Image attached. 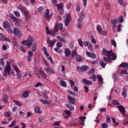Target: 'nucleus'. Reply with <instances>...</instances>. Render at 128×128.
<instances>
[{
    "mask_svg": "<svg viewBox=\"0 0 128 128\" xmlns=\"http://www.w3.org/2000/svg\"><path fill=\"white\" fill-rule=\"evenodd\" d=\"M10 18L11 20H13L14 22H18V18L14 16L10 15Z\"/></svg>",
    "mask_w": 128,
    "mask_h": 128,
    "instance_id": "nucleus-35",
    "label": "nucleus"
},
{
    "mask_svg": "<svg viewBox=\"0 0 128 128\" xmlns=\"http://www.w3.org/2000/svg\"><path fill=\"white\" fill-rule=\"evenodd\" d=\"M100 64L101 66H102V68H106V64L104 62V61H101Z\"/></svg>",
    "mask_w": 128,
    "mask_h": 128,
    "instance_id": "nucleus-54",
    "label": "nucleus"
},
{
    "mask_svg": "<svg viewBox=\"0 0 128 128\" xmlns=\"http://www.w3.org/2000/svg\"><path fill=\"white\" fill-rule=\"evenodd\" d=\"M56 40H52L51 41H50V46H54V44H56Z\"/></svg>",
    "mask_w": 128,
    "mask_h": 128,
    "instance_id": "nucleus-37",
    "label": "nucleus"
},
{
    "mask_svg": "<svg viewBox=\"0 0 128 128\" xmlns=\"http://www.w3.org/2000/svg\"><path fill=\"white\" fill-rule=\"evenodd\" d=\"M62 32V36H68V32H66V30H61Z\"/></svg>",
    "mask_w": 128,
    "mask_h": 128,
    "instance_id": "nucleus-46",
    "label": "nucleus"
},
{
    "mask_svg": "<svg viewBox=\"0 0 128 128\" xmlns=\"http://www.w3.org/2000/svg\"><path fill=\"white\" fill-rule=\"evenodd\" d=\"M90 38H91L92 42L93 44H96V39L94 38V36H91Z\"/></svg>",
    "mask_w": 128,
    "mask_h": 128,
    "instance_id": "nucleus-44",
    "label": "nucleus"
},
{
    "mask_svg": "<svg viewBox=\"0 0 128 128\" xmlns=\"http://www.w3.org/2000/svg\"><path fill=\"white\" fill-rule=\"evenodd\" d=\"M13 102H14L16 104H17V106H22V103L20 102H18L16 100H14Z\"/></svg>",
    "mask_w": 128,
    "mask_h": 128,
    "instance_id": "nucleus-43",
    "label": "nucleus"
},
{
    "mask_svg": "<svg viewBox=\"0 0 128 128\" xmlns=\"http://www.w3.org/2000/svg\"><path fill=\"white\" fill-rule=\"evenodd\" d=\"M60 47H57L54 48V50L56 52H62V50L60 48Z\"/></svg>",
    "mask_w": 128,
    "mask_h": 128,
    "instance_id": "nucleus-47",
    "label": "nucleus"
},
{
    "mask_svg": "<svg viewBox=\"0 0 128 128\" xmlns=\"http://www.w3.org/2000/svg\"><path fill=\"white\" fill-rule=\"evenodd\" d=\"M78 44H79L80 46H82V47L84 46V45L85 46H88V44H90V42H88L86 41L82 42V38H80L78 40Z\"/></svg>",
    "mask_w": 128,
    "mask_h": 128,
    "instance_id": "nucleus-6",
    "label": "nucleus"
},
{
    "mask_svg": "<svg viewBox=\"0 0 128 128\" xmlns=\"http://www.w3.org/2000/svg\"><path fill=\"white\" fill-rule=\"evenodd\" d=\"M110 22L112 24L113 26H116V24H118V19L114 18L110 20Z\"/></svg>",
    "mask_w": 128,
    "mask_h": 128,
    "instance_id": "nucleus-18",
    "label": "nucleus"
},
{
    "mask_svg": "<svg viewBox=\"0 0 128 128\" xmlns=\"http://www.w3.org/2000/svg\"><path fill=\"white\" fill-rule=\"evenodd\" d=\"M112 50H106V49H103L102 52L103 54H105L106 56H110V54H112L111 52Z\"/></svg>",
    "mask_w": 128,
    "mask_h": 128,
    "instance_id": "nucleus-23",
    "label": "nucleus"
},
{
    "mask_svg": "<svg viewBox=\"0 0 128 128\" xmlns=\"http://www.w3.org/2000/svg\"><path fill=\"white\" fill-rule=\"evenodd\" d=\"M119 19L120 22L122 23L124 22V16H120L119 17Z\"/></svg>",
    "mask_w": 128,
    "mask_h": 128,
    "instance_id": "nucleus-55",
    "label": "nucleus"
},
{
    "mask_svg": "<svg viewBox=\"0 0 128 128\" xmlns=\"http://www.w3.org/2000/svg\"><path fill=\"white\" fill-rule=\"evenodd\" d=\"M34 110L35 112V114H40L42 112V111L40 110V108L39 106H36L34 108Z\"/></svg>",
    "mask_w": 128,
    "mask_h": 128,
    "instance_id": "nucleus-15",
    "label": "nucleus"
},
{
    "mask_svg": "<svg viewBox=\"0 0 128 128\" xmlns=\"http://www.w3.org/2000/svg\"><path fill=\"white\" fill-rule=\"evenodd\" d=\"M46 12H44V16H45V18L48 20H50V18H52V13L51 14V15H50V10L47 9L46 10Z\"/></svg>",
    "mask_w": 128,
    "mask_h": 128,
    "instance_id": "nucleus-7",
    "label": "nucleus"
},
{
    "mask_svg": "<svg viewBox=\"0 0 128 128\" xmlns=\"http://www.w3.org/2000/svg\"><path fill=\"white\" fill-rule=\"evenodd\" d=\"M42 96H43L44 98H45V100H48V97L46 95V91H45L44 92V93L42 94Z\"/></svg>",
    "mask_w": 128,
    "mask_h": 128,
    "instance_id": "nucleus-51",
    "label": "nucleus"
},
{
    "mask_svg": "<svg viewBox=\"0 0 128 128\" xmlns=\"http://www.w3.org/2000/svg\"><path fill=\"white\" fill-rule=\"evenodd\" d=\"M82 60V58L81 56H78V58H76V62H80Z\"/></svg>",
    "mask_w": 128,
    "mask_h": 128,
    "instance_id": "nucleus-52",
    "label": "nucleus"
},
{
    "mask_svg": "<svg viewBox=\"0 0 128 128\" xmlns=\"http://www.w3.org/2000/svg\"><path fill=\"white\" fill-rule=\"evenodd\" d=\"M58 29L56 28H54V29L52 30V31L48 29V27H46V33L48 34H50V36H56V34H58Z\"/></svg>",
    "mask_w": 128,
    "mask_h": 128,
    "instance_id": "nucleus-1",
    "label": "nucleus"
},
{
    "mask_svg": "<svg viewBox=\"0 0 128 128\" xmlns=\"http://www.w3.org/2000/svg\"><path fill=\"white\" fill-rule=\"evenodd\" d=\"M4 115L6 116H7V118H10V113L8 112H4Z\"/></svg>",
    "mask_w": 128,
    "mask_h": 128,
    "instance_id": "nucleus-59",
    "label": "nucleus"
},
{
    "mask_svg": "<svg viewBox=\"0 0 128 128\" xmlns=\"http://www.w3.org/2000/svg\"><path fill=\"white\" fill-rule=\"evenodd\" d=\"M82 28V22H79L78 25H77V28Z\"/></svg>",
    "mask_w": 128,
    "mask_h": 128,
    "instance_id": "nucleus-53",
    "label": "nucleus"
},
{
    "mask_svg": "<svg viewBox=\"0 0 128 128\" xmlns=\"http://www.w3.org/2000/svg\"><path fill=\"white\" fill-rule=\"evenodd\" d=\"M0 64L2 66H4V59L3 58H1L0 60Z\"/></svg>",
    "mask_w": 128,
    "mask_h": 128,
    "instance_id": "nucleus-58",
    "label": "nucleus"
},
{
    "mask_svg": "<svg viewBox=\"0 0 128 128\" xmlns=\"http://www.w3.org/2000/svg\"><path fill=\"white\" fill-rule=\"evenodd\" d=\"M122 95V96H124V98H126V88H123Z\"/></svg>",
    "mask_w": 128,
    "mask_h": 128,
    "instance_id": "nucleus-27",
    "label": "nucleus"
},
{
    "mask_svg": "<svg viewBox=\"0 0 128 128\" xmlns=\"http://www.w3.org/2000/svg\"><path fill=\"white\" fill-rule=\"evenodd\" d=\"M3 26L4 28H6L8 32H10V34H14V30L12 29L10 22H4L3 24Z\"/></svg>",
    "mask_w": 128,
    "mask_h": 128,
    "instance_id": "nucleus-3",
    "label": "nucleus"
},
{
    "mask_svg": "<svg viewBox=\"0 0 128 128\" xmlns=\"http://www.w3.org/2000/svg\"><path fill=\"white\" fill-rule=\"evenodd\" d=\"M122 74H128V68H125L122 70L120 72V76H122Z\"/></svg>",
    "mask_w": 128,
    "mask_h": 128,
    "instance_id": "nucleus-29",
    "label": "nucleus"
},
{
    "mask_svg": "<svg viewBox=\"0 0 128 128\" xmlns=\"http://www.w3.org/2000/svg\"><path fill=\"white\" fill-rule=\"evenodd\" d=\"M86 54L89 58H96V55L94 54H92L90 52L88 51H86Z\"/></svg>",
    "mask_w": 128,
    "mask_h": 128,
    "instance_id": "nucleus-17",
    "label": "nucleus"
},
{
    "mask_svg": "<svg viewBox=\"0 0 128 128\" xmlns=\"http://www.w3.org/2000/svg\"><path fill=\"white\" fill-rule=\"evenodd\" d=\"M98 80L100 84H102V82H103L102 78L100 76H98Z\"/></svg>",
    "mask_w": 128,
    "mask_h": 128,
    "instance_id": "nucleus-45",
    "label": "nucleus"
},
{
    "mask_svg": "<svg viewBox=\"0 0 128 128\" xmlns=\"http://www.w3.org/2000/svg\"><path fill=\"white\" fill-rule=\"evenodd\" d=\"M117 108L119 110L120 112H121L122 116H126V109L122 105L117 106Z\"/></svg>",
    "mask_w": 128,
    "mask_h": 128,
    "instance_id": "nucleus-10",
    "label": "nucleus"
},
{
    "mask_svg": "<svg viewBox=\"0 0 128 128\" xmlns=\"http://www.w3.org/2000/svg\"><path fill=\"white\" fill-rule=\"evenodd\" d=\"M10 72H12V69L10 68V62H7L6 66V68L4 70V76H8V74H10Z\"/></svg>",
    "mask_w": 128,
    "mask_h": 128,
    "instance_id": "nucleus-2",
    "label": "nucleus"
},
{
    "mask_svg": "<svg viewBox=\"0 0 128 128\" xmlns=\"http://www.w3.org/2000/svg\"><path fill=\"white\" fill-rule=\"evenodd\" d=\"M113 104H116L117 106H120V104L118 100H114L112 102Z\"/></svg>",
    "mask_w": 128,
    "mask_h": 128,
    "instance_id": "nucleus-48",
    "label": "nucleus"
},
{
    "mask_svg": "<svg viewBox=\"0 0 128 128\" xmlns=\"http://www.w3.org/2000/svg\"><path fill=\"white\" fill-rule=\"evenodd\" d=\"M111 42H112V46H116V41L112 40H111Z\"/></svg>",
    "mask_w": 128,
    "mask_h": 128,
    "instance_id": "nucleus-63",
    "label": "nucleus"
},
{
    "mask_svg": "<svg viewBox=\"0 0 128 128\" xmlns=\"http://www.w3.org/2000/svg\"><path fill=\"white\" fill-rule=\"evenodd\" d=\"M76 56H78V53H76V51H73L72 52V58H76Z\"/></svg>",
    "mask_w": 128,
    "mask_h": 128,
    "instance_id": "nucleus-39",
    "label": "nucleus"
},
{
    "mask_svg": "<svg viewBox=\"0 0 128 128\" xmlns=\"http://www.w3.org/2000/svg\"><path fill=\"white\" fill-rule=\"evenodd\" d=\"M14 14L15 16H20V12L18 11L14 12Z\"/></svg>",
    "mask_w": 128,
    "mask_h": 128,
    "instance_id": "nucleus-64",
    "label": "nucleus"
},
{
    "mask_svg": "<svg viewBox=\"0 0 128 128\" xmlns=\"http://www.w3.org/2000/svg\"><path fill=\"white\" fill-rule=\"evenodd\" d=\"M62 42H58L56 44V47L62 48Z\"/></svg>",
    "mask_w": 128,
    "mask_h": 128,
    "instance_id": "nucleus-57",
    "label": "nucleus"
},
{
    "mask_svg": "<svg viewBox=\"0 0 128 128\" xmlns=\"http://www.w3.org/2000/svg\"><path fill=\"white\" fill-rule=\"evenodd\" d=\"M37 48V46H36V44H32V52H36V50Z\"/></svg>",
    "mask_w": 128,
    "mask_h": 128,
    "instance_id": "nucleus-41",
    "label": "nucleus"
},
{
    "mask_svg": "<svg viewBox=\"0 0 128 128\" xmlns=\"http://www.w3.org/2000/svg\"><path fill=\"white\" fill-rule=\"evenodd\" d=\"M112 122H114V126L115 128L116 126H118L119 124H118V122L116 121V118H112Z\"/></svg>",
    "mask_w": 128,
    "mask_h": 128,
    "instance_id": "nucleus-36",
    "label": "nucleus"
},
{
    "mask_svg": "<svg viewBox=\"0 0 128 128\" xmlns=\"http://www.w3.org/2000/svg\"><path fill=\"white\" fill-rule=\"evenodd\" d=\"M82 81L84 84H86L87 86H90V84H92V82L88 80L86 78L82 79Z\"/></svg>",
    "mask_w": 128,
    "mask_h": 128,
    "instance_id": "nucleus-16",
    "label": "nucleus"
},
{
    "mask_svg": "<svg viewBox=\"0 0 128 128\" xmlns=\"http://www.w3.org/2000/svg\"><path fill=\"white\" fill-rule=\"evenodd\" d=\"M27 48H30L32 44V36L28 37L27 40Z\"/></svg>",
    "mask_w": 128,
    "mask_h": 128,
    "instance_id": "nucleus-9",
    "label": "nucleus"
},
{
    "mask_svg": "<svg viewBox=\"0 0 128 128\" xmlns=\"http://www.w3.org/2000/svg\"><path fill=\"white\" fill-rule=\"evenodd\" d=\"M92 43H90L89 44L88 46V50H90V52H94V48H92Z\"/></svg>",
    "mask_w": 128,
    "mask_h": 128,
    "instance_id": "nucleus-40",
    "label": "nucleus"
},
{
    "mask_svg": "<svg viewBox=\"0 0 128 128\" xmlns=\"http://www.w3.org/2000/svg\"><path fill=\"white\" fill-rule=\"evenodd\" d=\"M42 50H43L44 54L46 56H50V54L48 53V52H46L47 50L46 47L44 46L42 48Z\"/></svg>",
    "mask_w": 128,
    "mask_h": 128,
    "instance_id": "nucleus-34",
    "label": "nucleus"
},
{
    "mask_svg": "<svg viewBox=\"0 0 128 128\" xmlns=\"http://www.w3.org/2000/svg\"><path fill=\"white\" fill-rule=\"evenodd\" d=\"M64 54L66 58H68L70 56H72V52L68 48H66L64 49Z\"/></svg>",
    "mask_w": 128,
    "mask_h": 128,
    "instance_id": "nucleus-14",
    "label": "nucleus"
},
{
    "mask_svg": "<svg viewBox=\"0 0 128 128\" xmlns=\"http://www.w3.org/2000/svg\"><path fill=\"white\" fill-rule=\"evenodd\" d=\"M62 28H64V25H62V24L60 23L58 24H56L54 28H57V30L58 28L60 30H62Z\"/></svg>",
    "mask_w": 128,
    "mask_h": 128,
    "instance_id": "nucleus-20",
    "label": "nucleus"
},
{
    "mask_svg": "<svg viewBox=\"0 0 128 128\" xmlns=\"http://www.w3.org/2000/svg\"><path fill=\"white\" fill-rule=\"evenodd\" d=\"M28 94H29L28 92L26 91L22 94V96H24V98H28Z\"/></svg>",
    "mask_w": 128,
    "mask_h": 128,
    "instance_id": "nucleus-38",
    "label": "nucleus"
},
{
    "mask_svg": "<svg viewBox=\"0 0 128 128\" xmlns=\"http://www.w3.org/2000/svg\"><path fill=\"white\" fill-rule=\"evenodd\" d=\"M20 10H21V12H26L24 7H20Z\"/></svg>",
    "mask_w": 128,
    "mask_h": 128,
    "instance_id": "nucleus-62",
    "label": "nucleus"
},
{
    "mask_svg": "<svg viewBox=\"0 0 128 128\" xmlns=\"http://www.w3.org/2000/svg\"><path fill=\"white\" fill-rule=\"evenodd\" d=\"M68 104H76L74 102H76V99L73 98L72 97L70 96V95H68Z\"/></svg>",
    "mask_w": 128,
    "mask_h": 128,
    "instance_id": "nucleus-12",
    "label": "nucleus"
},
{
    "mask_svg": "<svg viewBox=\"0 0 128 128\" xmlns=\"http://www.w3.org/2000/svg\"><path fill=\"white\" fill-rule=\"evenodd\" d=\"M89 70L90 67L88 66H83L80 68L81 72H86V70Z\"/></svg>",
    "mask_w": 128,
    "mask_h": 128,
    "instance_id": "nucleus-26",
    "label": "nucleus"
},
{
    "mask_svg": "<svg viewBox=\"0 0 128 128\" xmlns=\"http://www.w3.org/2000/svg\"><path fill=\"white\" fill-rule=\"evenodd\" d=\"M90 78H92L93 82H96V74H94L93 75H92V77H90Z\"/></svg>",
    "mask_w": 128,
    "mask_h": 128,
    "instance_id": "nucleus-42",
    "label": "nucleus"
},
{
    "mask_svg": "<svg viewBox=\"0 0 128 128\" xmlns=\"http://www.w3.org/2000/svg\"><path fill=\"white\" fill-rule=\"evenodd\" d=\"M55 6H56L58 10H59V14L60 16H62L64 14V4H56Z\"/></svg>",
    "mask_w": 128,
    "mask_h": 128,
    "instance_id": "nucleus-4",
    "label": "nucleus"
},
{
    "mask_svg": "<svg viewBox=\"0 0 128 128\" xmlns=\"http://www.w3.org/2000/svg\"><path fill=\"white\" fill-rule=\"evenodd\" d=\"M24 16H25V19L26 20H28L30 18V12L28 11H24Z\"/></svg>",
    "mask_w": 128,
    "mask_h": 128,
    "instance_id": "nucleus-21",
    "label": "nucleus"
},
{
    "mask_svg": "<svg viewBox=\"0 0 128 128\" xmlns=\"http://www.w3.org/2000/svg\"><path fill=\"white\" fill-rule=\"evenodd\" d=\"M65 106L67 108L70 110H74V104L72 103L66 104H65Z\"/></svg>",
    "mask_w": 128,
    "mask_h": 128,
    "instance_id": "nucleus-13",
    "label": "nucleus"
},
{
    "mask_svg": "<svg viewBox=\"0 0 128 128\" xmlns=\"http://www.w3.org/2000/svg\"><path fill=\"white\" fill-rule=\"evenodd\" d=\"M20 49L22 52H26V50H24V46H20Z\"/></svg>",
    "mask_w": 128,
    "mask_h": 128,
    "instance_id": "nucleus-60",
    "label": "nucleus"
},
{
    "mask_svg": "<svg viewBox=\"0 0 128 128\" xmlns=\"http://www.w3.org/2000/svg\"><path fill=\"white\" fill-rule=\"evenodd\" d=\"M106 122L108 124H110V122H112V120H110V117H106Z\"/></svg>",
    "mask_w": 128,
    "mask_h": 128,
    "instance_id": "nucleus-56",
    "label": "nucleus"
},
{
    "mask_svg": "<svg viewBox=\"0 0 128 128\" xmlns=\"http://www.w3.org/2000/svg\"><path fill=\"white\" fill-rule=\"evenodd\" d=\"M79 118L81 120H80L78 122V124H84V120H86V117L85 116H80V117Z\"/></svg>",
    "mask_w": 128,
    "mask_h": 128,
    "instance_id": "nucleus-22",
    "label": "nucleus"
},
{
    "mask_svg": "<svg viewBox=\"0 0 128 128\" xmlns=\"http://www.w3.org/2000/svg\"><path fill=\"white\" fill-rule=\"evenodd\" d=\"M110 56L112 57V60H116V55L114 54L112 51H111V54H110Z\"/></svg>",
    "mask_w": 128,
    "mask_h": 128,
    "instance_id": "nucleus-32",
    "label": "nucleus"
},
{
    "mask_svg": "<svg viewBox=\"0 0 128 128\" xmlns=\"http://www.w3.org/2000/svg\"><path fill=\"white\" fill-rule=\"evenodd\" d=\"M8 95H6V94H4L2 102H8Z\"/></svg>",
    "mask_w": 128,
    "mask_h": 128,
    "instance_id": "nucleus-28",
    "label": "nucleus"
},
{
    "mask_svg": "<svg viewBox=\"0 0 128 128\" xmlns=\"http://www.w3.org/2000/svg\"><path fill=\"white\" fill-rule=\"evenodd\" d=\"M120 66L121 68H128V64L126 62H124L122 63L121 64H120Z\"/></svg>",
    "mask_w": 128,
    "mask_h": 128,
    "instance_id": "nucleus-33",
    "label": "nucleus"
},
{
    "mask_svg": "<svg viewBox=\"0 0 128 128\" xmlns=\"http://www.w3.org/2000/svg\"><path fill=\"white\" fill-rule=\"evenodd\" d=\"M0 40L2 42H10V38H8L2 34H0Z\"/></svg>",
    "mask_w": 128,
    "mask_h": 128,
    "instance_id": "nucleus-11",
    "label": "nucleus"
},
{
    "mask_svg": "<svg viewBox=\"0 0 128 128\" xmlns=\"http://www.w3.org/2000/svg\"><path fill=\"white\" fill-rule=\"evenodd\" d=\"M70 15L68 14L65 20V26H68V24H70Z\"/></svg>",
    "mask_w": 128,
    "mask_h": 128,
    "instance_id": "nucleus-19",
    "label": "nucleus"
},
{
    "mask_svg": "<svg viewBox=\"0 0 128 128\" xmlns=\"http://www.w3.org/2000/svg\"><path fill=\"white\" fill-rule=\"evenodd\" d=\"M96 30L100 34H102V26H100V25H97Z\"/></svg>",
    "mask_w": 128,
    "mask_h": 128,
    "instance_id": "nucleus-24",
    "label": "nucleus"
},
{
    "mask_svg": "<svg viewBox=\"0 0 128 128\" xmlns=\"http://www.w3.org/2000/svg\"><path fill=\"white\" fill-rule=\"evenodd\" d=\"M60 86H64V88H66V82H64V80H60Z\"/></svg>",
    "mask_w": 128,
    "mask_h": 128,
    "instance_id": "nucleus-30",
    "label": "nucleus"
},
{
    "mask_svg": "<svg viewBox=\"0 0 128 128\" xmlns=\"http://www.w3.org/2000/svg\"><path fill=\"white\" fill-rule=\"evenodd\" d=\"M46 72H49L50 74H56V72L54 71V70H52V69L50 68H46Z\"/></svg>",
    "mask_w": 128,
    "mask_h": 128,
    "instance_id": "nucleus-25",
    "label": "nucleus"
},
{
    "mask_svg": "<svg viewBox=\"0 0 128 128\" xmlns=\"http://www.w3.org/2000/svg\"><path fill=\"white\" fill-rule=\"evenodd\" d=\"M73 88V90H74V92H78V86H74L72 88Z\"/></svg>",
    "mask_w": 128,
    "mask_h": 128,
    "instance_id": "nucleus-61",
    "label": "nucleus"
},
{
    "mask_svg": "<svg viewBox=\"0 0 128 128\" xmlns=\"http://www.w3.org/2000/svg\"><path fill=\"white\" fill-rule=\"evenodd\" d=\"M14 36L18 38H20V36H22V32L18 28H14Z\"/></svg>",
    "mask_w": 128,
    "mask_h": 128,
    "instance_id": "nucleus-5",
    "label": "nucleus"
},
{
    "mask_svg": "<svg viewBox=\"0 0 128 128\" xmlns=\"http://www.w3.org/2000/svg\"><path fill=\"white\" fill-rule=\"evenodd\" d=\"M101 126L102 128H107L108 126V124L106 123H102L101 124Z\"/></svg>",
    "mask_w": 128,
    "mask_h": 128,
    "instance_id": "nucleus-50",
    "label": "nucleus"
},
{
    "mask_svg": "<svg viewBox=\"0 0 128 128\" xmlns=\"http://www.w3.org/2000/svg\"><path fill=\"white\" fill-rule=\"evenodd\" d=\"M40 74H41L42 76V78H46V73H44V71L42 70H40L39 72Z\"/></svg>",
    "mask_w": 128,
    "mask_h": 128,
    "instance_id": "nucleus-31",
    "label": "nucleus"
},
{
    "mask_svg": "<svg viewBox=\"0 0 128 128\" xmlns=\"http://www.w3.org/2000/svg\"><path fill=\"white\" fill-rule=\"evenodd\" d=\"M103 56L102 60L106 62V64H108V62H112V59L110 56Z\"/></svg>",
    "mask_w": 128,
    "mask_h": 128,
    "instance_id": "nucleus-8",
    "label": "nucleus"
},
{
    "mask_svg": "<svg viewBox=\"0 0 128 128\" xmlns=\"http://www.w3.org/2000/svg\"><path fill=\"white\" fill-rule=\"evenodd\" d=\"M13 68L14 70L16 72H18V73L20 72V69H18V66H16L14 65Z\"/></svg>",
    "mask_w": 128,
    "mask_h": 128,
    "instance_id": "nucleus-49",
    "label": "nucleus"
}]
</instances>
